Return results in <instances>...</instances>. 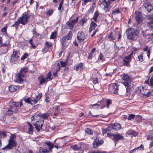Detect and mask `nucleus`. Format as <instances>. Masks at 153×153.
Returning a JSON list of instances; mask_svg holds the SVG:
<instances>
[{"label":"nucleus","mask_w":153,"mask_h":153,"mask_svg":"<svg viewBox=\"0 0 153 153\" xmlns=\"http://www.w3.org/2000/svg\"><path fill=\"white\" fill-rule=\"evenodd\" d=\"M100 2L99 4L100 6L103 8L108 5L107 2L105 0H103L102 1H100Z\"/></svg>","instance_id":"29"},{"label":"nucleus","mask_w":153,"mask_h":153,"mask_svg":"<svg viewBox=\"0 0 153 153\" xmlns=\"http://www.w3.org/2000/svg\"><path fill=\"white\" fill-rule=\"evenodd\" d=\"M103 102L102 101L101 102H98L97 103L95 104H94L92 106H97L96 108H98L99 106L100 105V104H101Z\"/></svg>","instance_id":"54"},{"label":"nucleus","mask_w":153,"mask_h":153,"mask_svg":"<svg viewBox=\"0 0 153 153\" xmlns=\"http://www.w3.org/2000/svg\"><path fill=\"white\" fill-rule=\"evenodd\" d=\"M135 19L136 21L138 23H140L142 20L141 13L140 12H137L135 13Z\"/></svg>","instance_id":"18"},{"label":"nucleus","mask_w":153,"mask_h":153,"mask_svg":"<svg viewBox=\"0 0 153 153\" xmlns=\"http://www.w3.org/2000/svg\"><path fill=\"white\" fill-rule=\"evenodd\" d=\"M27 124H28L29 127L28 128V131L27 132L29 134H32L33 133V127L32 126L31 124L29 122H27Z\"/></svg>","instance_id":"25"},{"label":"nucleus","mask_w":153,"mask_h":153,"mask_svg":"<svg viewBox=\"0 0 153 153\" xmlns=\"http://www.w3.org/2000/svg\"><path fill=\"white\" fill-rule=\"evenodd\" d=\"M124 137L122 135L119 134H114L113 137H112V139L117 141L120 139H123Z\"/></svg>","instance_id":"20"},{"label":"nucleus","mask_w":153,"mask_h":153,"mask_svg":"<svg viewBox=\"0 0 153 153\" xmlns=\"http://www.w3.org/2000/svg\"><path fill=\"white\" fill-rule=\"evenodd\" d=\"M71 148L74 150L78 151L81 149V146H78L77 145H74L71 146Z\"/></svg>","instance_id":"26"},{"label":"nucleus","mask_w":153,"mask_h":153,"mask_svg":"<svg viewBox=\"0 0 153 153\" xmlns=\"http://www.w3.org/2000/svg\"><path fill=\"white\" fill-rule=\"evenodd\" d=\"M7 27H5L1 30V31L3 33H6L7 29Z\"/></svg>","instance_id":"61"},{"label":"nucleus","mask_w":153,"mask_h":153,"mask_svg":"<svg viewBox=\"0 0 153 153\" xmlns=\"http://www.w3.org/2000/svg\"><path fill=\"white\" fill-rule=\"evenodd\" d=\"M130 62L129 61L124 59L123 60V64L124 65H125L126 66H128L129 65V64Z\"/></svg>","instance_id":"48"},{"label":"nucleus","mask_w":153,"mask_h":153,"mask_svg":"<svg viewBox=\"0 0 153 153\" xmlns=\"http://www.w3.org/2000/svg\"><path fill=\"white\" fill-rule=\"evenodd\" d=\"M143 146L141 144L138 147L135 148L134 149L136 152V151H138L139 150H140L141 149H143Z\"/></svg>","instance_id":"52"},{"label":"nucleus","mask_w":153,"mask_h":153,"mask_svg":"<svg viewBox=\"0 0 153 153\" xmlns=\"http://www.w3.org/2000/svg\"><path fill=\"white\" fill-rule=\"evenodd\" d=\"M120 13V11L118 9H115L112 11L111 14L115 15L117 13Z\"/></svg>","instance_id":"43"},{"label":"nucleus","mask_w":153,"mask_h":153,"mask_svg":"<svg viewBox=\"0 0 153 153\" xmlns=\"http://www.w3.org/2000/svg\"><path fill=\"white\" fill-rule=\"evenodd\" d=\"M107 129L108 130V131H110L112 129H114L113 124L108 126L107 128Z\"/></svg>","instance_id":"53"},{"label":"nucleus","mask_w":153,"mask_h":153,"mask_svg":"<svg viewBox=\"0 0 153 153\" xmlns=\"http://www.w3.org/2000/svg\"><path fill=\"white\" fill-rule=\"evenodd\" d=\"M97 26V24L94 22H92L90 25V27L89 31V32H91L93 30L95 29V27Z\"/></svg>","instance_id":"22"},{"label":"nucleus","mask_w":153,"mask_h":153,"mask_svg":"<svg viewBox=\"0 0 153 153\" xmlns=\"http://www.w3.org/2000/svg\"><path fill=\"white\" fill-rule=\"evenodd\" d=\"M85 132H86L88 134H92L93 133V132L92 130L90 128H88L85 130Z\"/></svg>","instance_id":"51"},{"label":"nucleus","mask_w":153,"mask_h":153,"mask_svg":"<svg viewBox=\"0 0 153 153\" xmlns=\"http://www.w3.org/2000/svg\"><path fill=\"white\" fill-rule=\"evenodd\" d=\"M108 131L107 128L106 129H102V133L103 134H106Z\"/></svg>","instance_id":"62"},{"label":"nucleus","mask_w":153,"mask_h":153,"mask_svg":"<svg viewBox=\"0 0 153 153\" xmlns=\"http://www.w3.org/2000/svg\"><path fill=\"white\" fill-rule=\"evenodd\" d=\"M57 36V33L55 31L53 33L50 37V38L51 39H54L56 38Z\"/></svg>","instance_id":"45"},{"label":"nucleus","mask_w":153,"mask_h":153,"mask_svg":"<svg viewBox=\"0 0 153 153\" xmlns=\"http://www.w3.org/2000/svg\"><path fill=\"white\" fill-rule=\"evenodd\" d=\"M39 115L40 116V119L44 120V119L46 120L48 118L49 116V114L48 113H46Z\"/></svg>","instance_id":"24"},{"label":"nucleus","mask_w":153,"mask_h":153,"mask_svg":"<svg viewBox=\"0 0 153 153\" xmlns=\"http://www.w3.org/2000/svg\"><path fill=\"white\" fill-rule=\"evenodd\" d=\"M135 116V115L134 114H129L128 118V120H131L134 118Z\"/></svg>","instance_id":"49"},{"label":"nucleus","mask_w":153,"mask_h":153,"mask_svg":"<svg viewBox=\"0 0 153 153\" xmlns=\"http://www.w3.org/2000/svg\"><path fill=\"white\" fill-rule=\"evenodd\" d=\"M99 15L98 11H96L94 14V16L93 17V19L95 22H97V18Z\"/></svg>","instance_id":"34"},{"label":"nucleus","mask_w":153,"mask_h":153,"mask_svg":"<svg viewBox=\"0 0 153 153\" xmlns=\"http://www.w3.org/2000/svg\"><path fill=\"white\" fill-rule=\"evenodd\" d=\"M33 32L34 35L36 36L37 37H38L39 36V34L36 32L35 29H33Z\"/></svg>","instance_id":"57"},{"label":"nucleus","mask_w":153,"mask_h":153,"mask_svg":"<svg viewBox=\"0 0 153 153\" xmlns=\"http://www.w3.org/2000/svg\"><path fill=\"white\" fill-rule=\"evenodd\" d=\"M15 26H16V29H18L19 26V25L20 24H21L20 23L18 19H17V21L16 22L14 23Z\"/></svg>","instance_id":"47"},{"label":"nucleus","mask_w":153,"mask_h":153,"mask_svg":"<svg viewBox=\"0 0 153 153\" xmlns=\"http://www.w3.org/2000/svg\"><path fill=\"white\" fill-rule=\"evenodd\" d=\"M21 87L19 86L11 85L9 87V90L11 92H14L15 91H18L21 88Z\"/></svg>","instance_id":"16"},{"label":"nucleus","mask_w":153,"mask_h":153,"mask_svg":"<svg viewBox=\"0 0 153 153\" xmlns=\"http://www.w3.org/2000/svg\"><path fill=\"white\" fill-rule=\"evenodd\" d=\"M126 33L128 39L132 41L137 40L139 34L137 29H134L131 27L127 29Z\"/></svg>","instance_id":"1"},{"label":"nucleus","mask_w":153,"mask_h":153,"mask_svg":"<svg viewBox=\"0 0 153 153\" xmlns=\"http://www.w3.org/2000/svg\"><path fill=\"white\" fill-rule=\"evenodd\" d=\"M72 36V32L71 31H69L68 34L65 37H64L68 41L71 39Z\"/></svg>","instance_id":"33"},{"label":"nucleus","mask_w":153,"mask_h":153,"mask_svg":"<svg viewBox=\"0 0 153 153\" xmlns=\"http://www.w3.org/2000/svg\"><path fill=\"white\" fill-rule=\"evenodd\" d=\"M51 71H49L46 75V78H45L48 81L51 80L52 79L51 77Z\"/></svg>","instance_id":"35"},{"label":"nucleus","mask_w":153,"mask_h":153,"mask_svg":"<svg viewBox=\"0 0 153 153\" xmlns=\"http://www.w3.org/2000/svg\"><path fill=\"white\" fill-rule=\"evenodd\" d=\"M40 116L39 115L36 114L35 115L31 118V121L33 120H36L37 119V118H40Z\"/></svg>","instance_id":"38"},{"label":"nucleus","mask_w":153,"mask_h":153,"mask_svg":"<svg viewBox=\"0 0 153 153\" xmlns=\"http://www.w3.org/2000/svg\"><path fill=\"white\" fill-rule=\"evenodd\" d=\"M62 5H59V6L58 7V10H60V12H61V13H62V11L61 10V9L62 8V10H63V8L62 7Z\"/></svg>","instance_id":"63"},{"label":"nucleus","mask_w":153,"mask_h":153,"mask_svg":"<svg viewBox=\"0 0 153 153\" xmlns=\"http://www.w3.org/2000/svg\"><path fill=\"white\" fill-rule=\"evenodd\" d=\"M44 120L39 119V120L37 121L36 123L33 124L36 129L37 130L38 132H39L40 129L42 128V127L44 124Z\"/></svg>","instance_id":"9"},{"label":"nucleus","mask_w":153,"mask_h":153,"mask_svg":"<svg viewBox=\"0 0 153 153\" xmlns=\"http://www.w3.org/2000/svg\"><path fill=\"white\" fill-rule=\"evenodd\" d=\"M11 135L8 140V144L3 148L2 149V150L7 151L13 149L16 146L17 142L15 140L16 138V136L14 134H11Z\"/></svg>","instance_id":"2"},{"label":"nucleus","mask_w":153,"mask_h":153,"mask_svg":"<svg viewBox=\"0 0 153 153\" xmlns=\"http://www.w3.org/2000/svg\"><path fill=\"white\" fill-rule=\"evenodd\" d=\"M103 141L102 140H101L100 141L99 138H96L93 143V148H97L99 146L103 143Z\"/></svg>","instance_id":"11"},{"label":"nucleus","mask_w":153,"mask_h":153,"mask_svg":"<svg viewBox=\"0 0 153 153\" xmlns=\"http://www.w3.org/2000/svg\"><path fill=\"white\" fill-rule=\"evenodd\" d=\"M138 59L139 61L140 62H142L144 60L142 53L138 56Z\"/></svg>","instance_id":"46"},{"label":"nucleus","mask_w":153,"mask_h":153,"mask_svg":"<svg viewBox=\"0 0 153 153\" xmlns=\"http://www.w3.org/2000/svg\"><path fill=\"white\" fill-rule=\"evenodd\" d=\"M147 19L149 22H147V26L148 27L153 29V15L148 16Z\"/></svg>","instance_id":"15"},{"label":"nucleus","mask_w":153,"mask_h":153,"mask_svg":"<svg viewBox=\"0 0 153 153\" xmlns=\"http://www.w3.org/2000/svg\"><path fill=\"white\" fill-rule=\"evenodd\" d=\"M95 4L93 3L92 6L91 7L90 9L88 10V11L89 13H92L94 10V9L95 7L94 5Z\"/></svg>","instance_id":"41"},{"label":"nucleus","mask_w":153,"mask_h":153,"mask_svg":"<svg viewBox=\"0 0 153 153\" xmlns=\"http://www.w3.org/2000/svg\"><path fill=\"white\" fill-rule=\"evenodd\" d=\"M107 37L111 41H113L115 39V37L113 35V33L112 32H111L108 34Z\"/></svg>","instance_id":"31"},{"label":"nucleus","mask_w":153,"mask_h":153,"mask_svg":"<svg viewBox=\"0 0 153 153\" xmlns=\"http://www.w3.org/2000/svg\"><path fill=\"white\" fill-rule=\"evenodd\" d=\"M29 43L31 44V48L33 49H35L36 48V46L33 44V39L32 38L30 40L28 41Z\"/></svg>","instance_id":"36"},{"label":"nucleus","mask_w":153,"mask_h":153,"mask_svg":"<svg viewBox=\"0 0 153 153\" xmlns=\"http://www.w3.org/2000/svg\"><path fill=\"white\" fill-rule=\"evenodd\" d=\"M23 105L22 101L20 103L13 102L10 108L14 113H16L19 111L18 108L20 107Z\"/></svg>","instance_id":"7"},{"label":"nucleus","mask_w":153,"mask_h":153,"mask_svg":"<svg viewBox=\"0 0 153 153\" xmlns=\"http://www.w3.org/2000/svg\"><path fill=\"white\" fill-rule=\"evenodd\" d=\"M69 56L70 55H68L66 60L65 62L60 61V64L62 67H64L66 66L68 64V60Z\"/></svg>","instance_id":"32"},{"label":"nucleus","mask_w":153,"mask_h":153,"mask_svg":"<svg viewBox=\"0 0 153 153\" xmlns=\"http://www.w3.org/2000/svg\"><path fill=\"white\" fill-rule=\"evenodd\" d=\"M24 101L25 102L32 105L33 103L31 102V99L29 97L25 98L24 99Z\"/></svg>","instance_id":"39"},{"label":"nucleus","mask_w":153,"mask_h":153,"mask_svg":"<svg viewBox=\"0 0 153 153\" xmlns=\"http://www.w3.org/2000/svg\"><path fill=\"white\" fill-rule=\"evenodd\" d=\"M95 50H96V49L95 48H94L91 50V52L90 53L88 56V58L89 59H91L92 58V55L93 53L95 51Z\"/></svg>","instance_id":"42"},{"label":"nucleus","mask_w":153,"mask_h":153,"mask_svg":"<svg viewBox=\"0 0 153 153\" xmlns=\"http://www.w3.org/2000/svg\"><path fill=\"white\" fill-rule=\"evenodd\" d=\"M93 82L94 84H96L98 83V79L97 78H93Z\"/></svg>","instance_id":"56"},{"label":"nucleus","mask_w":153,"mask_h":153,"mask_svg":"<svg viewBox=\"0 0 153 153\" xmlns=\"http://www.w3.org/2000/svg\"><path fill=\"white\" fill-rule=\"evenodd\" d=\"M53 11L52 9H50L49 11L46 12V14L48 16L51 15L53 13Z\"/></svg>","instance_id":"55"},{"label":"nucleus","mask_w":153,"mask_h":153,"mask_svg":"<svg viewBox=\"0 0 153 153\" xmlns=\"http://www.w3.org/2000/svg\"><path fill=\"white\" fill-rule=\"evenodd\" d=\"M44 144L46 145L47 147H45V148L42 147H39V153H50L52 152V149L54 147V144L50 141H47L44 143Z\"/></svg>","instance_id":"4"},{"label":"nucleus","mask_w":153,"mask_h":153,"mask_svg":"<svg viewBox=\"0 0 153 153\" xmlns=\"http://www.w3.org/2000/svg\"><path fill=\"white\" fill-rule=\"evenodd\" d=\"M145 0L146 1H144V6L145 8L146 9L148 12H149L152 10V6L149 1H147V0Z\"/></svg>","instance_id":"14"},{"label":"nucleus","mask_w":153,"mask_h":153,"mask_svg":"<svg viewBox=\"0 0 153 153\" xmlns=\"http://www.w3.org/2000/svg\"><path fill=\"white\" fill-rule=\"evenodd\" d=\"M78 17H77L76 19L70 21H68L67 22L66 24L71 29H72L73 28L74 25L78 21Z\"/></svg>","instance_id":"12"},{"label":"nucleus","mask_w":153,"mask_h":153,"mask_svg":"<svg viewBox=\"0 0 153 153\" xmlns=\"http://www.w3.org/2000/svg\"><path fill=\"white\" fill-rule=\"evenodd\" d=\"M28 14V13L26 12L23 13L22 16L18 18L20 23L23 25L27 24L28 22V19L30 16Z\"/></svg>","instance_id":"6"},{"label":"nucleus","mask_w":153,"mask_h":153,"mask_svg":"<svg viewBox=\"0 0 153 153\" xmlns=\"http://www.w3.org/2000/svg\"><path fill=\"white\" fill-rule=\"evenodd\" d=\"M53 112L52 113L53 115L54 116H58L59 113V106L57 105L53 108Z\"/></svg>","instance_id":"21"},{"label":"nucleus","mask_w":153,"mask_h":153,"mask_svg":"<svg viewBox=\"0 0 153 153\" xmlns=\"http://www.w3.org/2000/svg\"><path fill=\"white\" fill-rule=\"evenodd\" d=\"M42 96V94L41 93H39L37 95H36L35 97H33L31 98V101L33 102L34 104H35L41 98Z\"/></svg>","instance_id":"17"},{"label":"nucleus","mask_w":153,"mask_h":153,"mask_svg":"<svg viewBox=\"0 0 153 153\" xmlns=\"http://www.w3.org/2000/svg\"><path fill=\"white\" fill-rule=\"evenodd\" d=\"M87 19L86 18H84L83 19L80 20L79 21V24L80 25L82 26L84 23L86 22Z\"/></svg>","instance_id":"37"},{"label":"nucleus","mask_w":153,"mask_h":153,"mask_svg":"<svg viewBox=\"0 0 153 153\" xmlns=\"http://www.w3.org/2000/svg\"><path fill=\"white\" fill-rule=\"evenodd\" d=\"M85 37V34L83 32H79L77 34V39L79 41V42L81 43L84 41Z\"/></svg>","instance_id":"13"},{"label":"nucleus","mask_w":153,"mask_h":153,"mask_svg":"<svg viewBox=\"0 0 153 153\" xmlns=\"http://www.w3.org/2000/svg\"><path fill=\"white\" fill-rule=\"evenodd\" d=\"M119 85L117 83H112L109 85L108 89L111 93L117 94L119 90Z\"/></svg>","instance_id":"8"},{"label":"nucleus","mask_w":153,"mask_h":153,"mask_svg":"<svg viewBox=\"0 0 153 153\" xmlns=\"http://www.w3.org/2000/svg\"><path fill=\"white\" fill-rule=\"evenodd\" d=\"M19 53L18 51H14L11 56L10 62H13L16 61L19 57Z\"/></svg>","instance_id":"10"},{"label":"nucleus","mask_w":153,"mask_h":153,"mask_svg":"<svg viewBox=\"0 0 153 153\" xmlns=\"http://www.w3.org/2000/svg\"><path fill=\"white\" fill-rule=\"evenodd\" d=\"M29 56V55L27 53H25L21 58L22 60H24L25 59L27 58Z\"/></svg>","instance_id":"50"},{"label":"nucleus","mask_w":153,"mask_h":153,"mask_svg":"<svg viewBox=\"0 0 153 153\" xmlns=\"http://www.w3.org/2000/svg\"><path fill=\"white\" fill-rule=\"evenodd\" d=\"M114 129L116 130H118L120 129L121 127V125L119 123H115L114 124H113Z\"/></svg>","instance_id":"23"},{"label":"nucleus","mask_w":153,"mask_h":153,"mask_svg":"<svg viewBox=\"0 0 153 153\" xmlns=\"http://www.w3.org/2000/svg\"><path fill=\"white\" fill-rule=\"evenodd\" d=\"M10 45L9 42H6L5 43H2L1 44L0 47L2 46H6L7 47V48H8L10 46Z\"/></svg>","instance_id":"40"},{"label":"nucleus","mask_w":153,"mask_h":153,"mask_svg":"<svg viewBox=\"0 0 153 153\" xmlns=\"http://www.w3.org/2000/svg\"><path fill=\"white\" fill-rule=\"evenodd\" d=\"M124 59H125L126 60H127L128 61H129L130 62V61L131 60V57L129 55L125 56L124 58Z\"/></svg>","instance_id":"60"},{"label":"nucleus","mask_w":153,"mask_h":153,"mask_svg":"<svg viewBox=\"0 0 153 153\" xmlns=\"http://www.w3.org/2000/svg\"><path fill=\"white\" fill-rule=\"evenodd\" d=\"M83 63H80L77 65L76 68V71H78L79 70H82L83 69Z\"/></svg>","instance_id":"30"},{"label":"nucleus","mask_w":153,"mask_h":153,"mask_svg":"<svg viewBox=\"0 0 153 153\" xmlns=\"http://www.w3.org/2000/svg\"><path fill=\"white\" fill-rule=\"evenodd\" d=\"M28 69L27 68H22L19 73L16 74V81L19 82L21 83L23 82V79L22 77H24L25 76L26 73L28 71Z\"/></svg>","instance_id":"5"},{"label":"nucleus","mask_w":153,"mask_h":153,"mask_svg":"<svg viewBox=\"0 0 153 153\" xmlns=\"http://www.w3.org/2000/svg\"><path fill=\"white\" fill-rule=\"evenodd\" d=\"M122 78L124 81L123 84L126 87V94L127 95H128L130 94V91L131 88V82L132 80L127 74H123Z\"/></svg>","instance_id":"3"},{"label":"nucleus","mask_w":153,"mask_h":153,"mask_svg":"<svg viewBox=\"0 0 153 153\" xmlns=\"http://www.w3.org/2000/svg\"><path fill=\"white\" fill-rule=\"evenodd\" d=\"M13 113V112L12 110H11V109L10 108L6 111V114L8 115H10L12 114Z\"/></svg>","instance_id":"44"},{"label":"nucleus","mask_w":153,"mask_h":153,"mask_svg":"<svg viewBox=\"0 0 153 153\" xmlns=\"http://www.w3.org/2000/svg\"><path fill=\"white\" fill-rule=\"evenodd\" d=\"M106 105H107V107L108 108L109 107V105L111 103V102L110 101V100L108 99L106 101Z\"/></svg>","instance_id":"58"},{"label":"nucleus","mask_w":153,"mask_h":153,"mask_svg":"<svg viewBox=\"0 0 153 153\" xmlns=\"http://www.w3.org/2000/svg\"><path fill=\"white\" fill-rule=\"evenodd\" d=\"M38 79L39 81V84L41 85H43L45 83H46L48 81L46 78L43 77V76H41L38 77Z\"/></svg>","instance_id":"19"},{"label":"nucleus","mask_w":153,"mask_h":153,"mask_svg":"<svg viewBox=\"0 0 153 153\" xmlns=\"http://www.w3.org/2000/svg\"><path fill=\"white\" fill-rule=\"evenodd\" d=\"M45 44L47 46L48 48L51 47L52 46V44L51 42H46Z\"/></svg>","instance_id":"59"},{"label":"nucleus","mask_w":153,"mask_h":153,"mask_svg":"<svg viewBox=\"0 0 153 153\" xmlns=\"http://www.w3.org/2000/svg\"><path fill=\"white\" fill-rule=\"evenodd\" d=\"M114 135V134H111V133H108L107 134V135L108 137H111V138L112 139V137H113V136Z\"/></svg>","instance_id":"64"},{"label":"nucleus","mask_w":153,"mask_h":153,"mask_svg":"<svg viewBox=\"0 0 153 153\" xmlns=\"http://www.w3.org/2000/svg\"><path fill=\"white\" fill-rule=\"evenodd\" d=\"M67 41H68V40L64 37H63L60 40V42L62 43V46L66 47L67 46Z\"/></svg>","instance_id":"28"},{"label":"nucleus","mask_w":153,"mask_h":153,"mask_svg":"<svg viewBox=\"0 0 153 153\" xmlns=\"http://www.w3.org/2000/svg\"><path fill=\"white\" fill-rule=\"evenodd\" d=\"M126 134L128 135L132 134L134 137L137 135V133L132 129L128 130L126 132Z\"/></svg>","instance_id":"27"}]
</instances>
